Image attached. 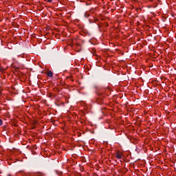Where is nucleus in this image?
I'll return each mask as SVG.
<instances>
[{"label": "nucleus", "mask_w": 176, "mask_h": 176, "mask_svg": "<svg viewBox=\"0 0 176 176\" xmlns=\"http://www.w3.org/2000/svg\"><path fill=\"white\" fill-rule=\"evenodd\" d=\"M116 159H122V153L120 151L116 153Z\"/></svg>", "instance_id": "nucleus-1"}, {"label": "nucleus", "mask_w": 176, "mask_h": 176, "mask_svg": "<svg viewBox=\"0 0 176 176\" xmlns=\"http://www.w3.org/2000/svg\"><path fill=\"white\" fill-rule=\"evenodd\" d=\"M47 75L49 76V78H53V72H52V71H48Z\"/></svg>", "instance_id": "nucleus-2"}, {"label": "nucleus", "mask_w": 176, "mask_h": 176, "mask_svg": "<svg viewBox=\"0 0 176 176\" xmlns=\"http://www.w3.org/2000/svg\"><path fill=\"white\" fill-rule=\"evenodd\" d=\"M45 175V173H39L38 176H44Z\"/></svg>", "instance_id": "nucleus-3"}, {"label": "nucleus", "mask_w": 176, "mask_h": 176, "mask_svg": "<svg viewBox=\"0 0 176 176\" xmlns=\"http://www.w3.org/2000/svg\"><path fill=\"white\" fill-rule=\"evenodd\" d=\"M2 124H3V121L0 119V126H2Z\"/></svg>", "instance_id": "nucleus-4"}, {"label": "nucleus", "mask_w": 176, "mask_h": 176, "mask_svg": "<svg viewBox=\"0 0 176 176\" xmlns=\"http://www.w3.org/2000/svg\"><path fill=\"white\" fill-rule=\"evenodd\" d=\"M47 2H50V3L53 2V0H47Z\"/></svg>", "instance_id": "nucleus-5"}]
</instances>
